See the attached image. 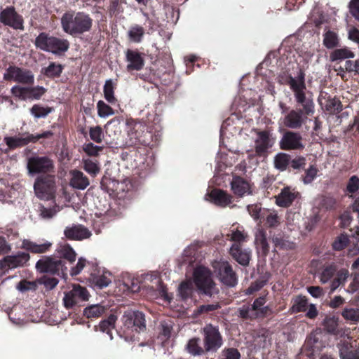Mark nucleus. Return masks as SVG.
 Instances as JSON below:
<instances>
[{
    "label": "nucleus",
    "mask_w": 359,
    "mask_h": 359,
    "mask_svg": "<svg viewBox=\"0 0 359 359\" xmlns=\"http://www.w3.org/2000/svg\"><path fill=\"white\" fill-rule=\"evenodd\" d=\"M63 31L72 36H78L89 32L93 19L84 12L67 11L61 18Z\"/></svg>",
    "instance_id": "obj_1"
},
{
    "label": "nucleus",
    "mask_w": 359,
    "mask_h": 359,
    "mask_svg": "<svg viewBox=\"0 0 359 359\" xmlns=\"http://www.w3.org/2000/svg\"><path fill=\"white\" fill-rule=\"evenodd\" d=\"M305 74L302 70L298 73L296 78L290 76L288 80V84L294 93L297 102L301 104L305 111V114L311 115L314 111V104L311 100H306L304 90L306 85L304 82Z\"/></svg>",
    "instance_id": "obj_2"
},
{
    "label": "nucleus",
    "mask_w": 359,
    "mask_h": 359,
    "mask_svg": "<svg viewBox=\"0 0 359 359\" xmlns=\"http://www.w3.org/2000/svg\"><path fill=\"white\" fill-rule=\"evenodd\" d=\"M35 195L41 200L49 201L55 198V176L46 175L38 177L34 184Z\"/></svg>",
    "instance_id": "obj_3"
},
{
    "label": "nucleus",
    "mask_w": 359,
    "mask_h": 359,
    "mask_svg": "<svg viewBox=\"0 0 359 359\" xmlns=\"http://www.w3.org/2000/svg\"><path fill=\"white\" fill-rule=\"evenodd\" d=\"M194 282L197 287L203 293L212 296L217 294L219 290L212 279L210 271L204 267H197L194 273Z\"/></svg>",
    "instance_id": "obj_4"
},
{
    "label": "nucleus",
    "mask_w": 359,
    "mask_h": 359,
    "mask_svg": "<svg viewBox=\"0 0 359 359\" xmlns=\"http://www.w3.org/2000/svg\"><path fill=\"white\" fill-rule=\"evenodd\" d=\"M53 136L51 131H45L37 135L29 133L19 134L14 137H5L4 142L11 149L21 147L27 145L30 142H36L41 138H49Z\"/></svg>",
    "instance_id": "obj_5"
},
{
    "label": "nucleus",
    "mask_w": 359,
    "mask_h": 359,
    "mask_svg": "<svg viewBox=\"0 0 359 359\" xmlns=\"http://www.w3.org/2000/svg\"><path fill=\"white\" fill-rule=\"evenodd\" d=\"M121 320L123 324V332L126 334L130 331L139 332L146 327L144 315L140 311H126Z\"/></svg>",
    "instance_id": "obj_6"
},
{
    "label": "nucleus",
    "mask_w": 359,
    "mask_h": 359,
    "mask_svg": "<svg viewBox=\"0 0 359 359\" xmlns=\"http://www.w3.org/2000/svg\"><path fill=\"white\" fill-rule=\"evenodd\" d=\"M27 168L29 175L45 174L53 172L54 165L53 161L46 156H34L28 158Z\"/></svg>",
    "instance_id": "obj_7"
},
{
    "label": "nucleus",
    "mask_w": 359,
    "mask_h": 359,
    "mask_svg": "<svg viewBox=\"0 0 359 359\" xmlns=\"http://www.w3.org/2000/svg\"><path fill=\"white\" fill-rule=\"evenodd\" d=\"M212 267L215 272L217 273L219 279L224 285L231 287L236 285V275L229 262L223 259L215 261L212 263Z\"/></svg>",
    "instance_id": "obj_8"
},
{
    "label": "nucleus",
    "mask_w": 359,
    "mask_h": 359,
    "mask_svg": "<svg viewBox=\"0 0 359 359\" xmlns=\"http://www.w3.org/2000/svg\"><path fill=\"white\" fill-rule=\"evenodd\" d=\"M89 297L90 294L86 287L74 285L71 290L65 292L64 306L67 309H72L81 302L88 301Z\"/></svg>",
    "instance_id": "obj_9"
},
{
    "label": "nucleus",
    "mask_w": 359,
    "mask_h": 359,
    "mask_svg": "<svg viewBox=\"0 0 359 359\" xmlns=\"http://www.w3.org/2000/svg\"><path fill=\"white\" fill-rule=\"evenodd\" d=\"M64 266L65 264L61 259L51 256L42 257L36 262L35 266L39 273L53 275L58 274L60 271H63Z\"/></svg>",
    "instance_id": "obj_10"
},
{
    "label": "nucleus",
    "mask_w": 359,
    "mask_h": 359,
    "mask_svg": "<svg viewBox=\"0 0 359 359\" xmlns=\"http://www.w3.org/2000/svg\"><path fill=\"white\" fill-rule=\"evenodd\" d=\"M4 79L22 84H32L34 81V74L30 70L15 66H11L6 70Z\"/></svg>",
    "instance_id": "obj_11"
},
{
    "label": "nucleus",
    "mask_w": 359,
    "mask_h": 359,
    "mask_svg": "<svg viewBox=\"0 0 359 359\" xmlns=\"http://www.w3.org/2000/svg\"><path fill=\"white\" fill-rule=\"evenodd\" d=\"M0 22L15 29L23 30V18L13 6L6 7L0 13Z\"/></svg>",
    "instance_id": "obj_12"
},
{
    "label": "nucleus",
    "mask_w": 359,
    "mask_h": 359,
    "mask_svg": "<svg viewBox=\"0 0 359 359\" xmlns=\"http://www.w3.org/2000/svg\"><path fill=\"white\" fill-rule=\"evenodd\" d=\"M257 137L255 140V150L257 156H266L268 149L272 147L273 142L271 140V134L269 130H255Z\"/></svg>",
    "instance_id": "obj_13"
},
{
    "label": "nucleus",
    "mask_w": 359,
    "mask_h": 359,
    "mask_svg": "<svg viewBox=\"0 0 359 359\" xmlns=\"http://www.w3.org/2000/svg\"><path fill=\"white\" fill-rule=\"evenodd\" d=\"M205 347L207 351H216L221 347L222 339L218 330L212 325L204 327Z\"/></svg>",
    "instance_id": "obj_14"
},
{
    "label": "nucleus",
    "mask_w": 359,
    "mask_h": 359,
    "mask_svg": "<svg viewBox=\"0 0 359 359\" xmlns=\"http://www.w3.org/2000/svg\"><path fill=\"white\" fill-rule=\"evenodd\" d=\"M29 253L19 252L14 255H8L0 261V267L3 269H12L24 266L29 260Z\"/></svg>",
    "instance_id": "obj_15"
},
{
    "label": "nucleus",
    "mask_w": 359,
    "mask_h": 359,
    "mask_svg": "<svg viewBox=\"0 0 359 359\" xmlns=\"http://www.w3.org/2000/svg\"><path fill=\"white\" fill-rule=\"evenodd\" d=\"M230 185L232 192L237 196L244 197L253 193V184L242 177L233 176Z\"/></svg>",
    "instance_id": "obj_16"
},
{
    "label": "nucleus",
    "mask_w": 359,
    "mask_h": 359,
    "mask_svg": "<svg viewBox=\"0 0 359 359\" xmlns=\"http://www.w3.org/2000/svg\"><path fill=\"white\" fill-rule=\"evenodd\" d=\"M308 116L309 115L305 114L304 109L303 110L292 109L283 118V125L289 128H300L307 120Z\"/></svg>",
    "instance_id": "obj_17"
},
{
    "label": "nucleus",
    "mask_w": 359,
    "mask_h": 359,
    "mask_svg": "<svg viewBox=\"0 0 359 359\" xmlns=\"http://www.w3.org/2000/svg\"><path fill=\"white\" fill-rule=\"evenodd\" d=\"M302 136L294 132H286L280 141V147L284 150H297L304 148Z\"/></svg>",
    "instance_id": "obj_18"
},
{
    "label": "nucleus",
    "mask_w": 359,
    "mask_h": 359,
    "mask_svg": "<svg viewBox=\"0 0 359 359\" xmlns=\"http://www.w3.org/2000/svg\"><path fill=\"white\" fill-rule=\"evenodd\" d=\"M53 243L46 240L33 241L29 239H24L22 241L21 248L33 254H44L50 250Z\"/></svg>",
    "instance_id": "obj_19"
},
{
    "label": "nucleus",
    "mask_w": 359,
    "mask_h": 359,
    "mask_svg": "<svg viewBox=\"0 0 359 359\" xmlns=\"http://www.w3.org/2000/svg\"><path fill=\"white\" fill-rule=\"evenodd\" d=\"M229 255L238 264L243 266L249 265L251 259V250L243 248V245L232 244L229 250Z\"/></svg>",
    "instance_id": "obj_20"
},
{
    "label": "nucleus",
    "mask_w": 359,
    "mask_h": 359,
    "mask_svg": "<svg viewBox=\"0 0 359 359\" xmlns=\"http://www.w3.org/2000/svg\"><path fill=\"white\" fill-rule=\"evenodd\" d=\"M65 236L70 240L81 241L91 236V232L83 225L77 224L67 226L64 231Z\"/></svg>",
    "instance_id": "obj_21"
},
{
    "label": "nucleus",
    "mask_w": 359,
    "mask_h": 359,
    "mask_svg": "<svg viewBox=\"0 0 359 359\" xmlns=\"http://www.w3.org/2000/svg\"><path fill=\"white\" fill-rule=\"evenodd\" d=\"M126 57L128 62L126 67L128 71H139L143 68L144 61L142 54L138 51L128 50L126 53Z\"/></svg>",
    "instance_id": "obj_22"
},
{
    "label": "nucleus",
    "mask_w": 359,
    "mask_h": 359,
    "mask_svg": "<svg viewBox=\"0 0 359 359\" xmlns=\"http://www.w3.org/2000/svg\"><path fill=\"white\" fill-rule=\"evenodd\" d=\"M299 193L290 187L283 188L280 193L276 196V203L280 207H289L294 199L298 196Z\"/></svg>",
    "instance_id": "obj_23"
},
{
    "label": "nucleus",
    "mask_w": 359,
    "mask_h": 359,
    "mask_svg": "<svg viewBox=\"0 0 359 359\" xmlns=\"http://www.w3.org/2000/svg\"><path fill=\"white\" fill-rule=\"evenodd\" d=\"M248 237V233L242 226L234 227L233 226L226 234V239L232 242L233 244L243 245L247 242Z\"/></svg>",
    "instance_id": "obj_24"
},
{
    "label": "nucleus",
    "mask_w": 359,
    "mask_h": 359,
    "mask_svg": "<svg viewBox=\"0 0 359 359\" xmlns=\"http://www.w3.org/2000/svg\"><path fill=\"white\" fill-rule=\"evenodd\" d=\"M210 197L215 204L221 207H226L232 203V196L222 189H213Z\"/></svg>",
    "instance_id": "obj_25"
},
{
    "label": "nucleus",
    "mask_w": 359,
    "mask_h": 359,
    "mask_svg": "<svg viewBox=\"0 0 359 359\" xmlns=\"http://www.w3.org/2000/svg\"><path fill=\"white\" fill-rule=\"evenodd\" d=\"M322 334L320 332L315 331L310 334L305 342V347L312 352H318L325 347V344L321 340Z\"/></svg>",
    "instance_id": "obj_26"
},
{
    "label": "nucleus",
    "mask_w": 359,
    "mask_h": 359,
    "mask_svg": "<svg viewBox=\"0 0 359 359\" xmlns=\"http://www.w3.org/2000/svg\"><path fill=\"white\" fill-rule=\"evenodd\" d=\"M72 179L70 180V185L77 189L83 190L90 184L88 177L79 170H74L70 172Z\"/></svg>",
    "instance_id": "obj_27"
},
{
    "label": "nucleus",
    "mask_w": 359,
    "mask_h": 359,
    "mask_svg": "<svg viewBox=\"0 0 359 359\" xmlns=\"http://www.w3.org/2000/svg\"><path fill=\"white\" fill-rule=\"evenodd\" d=\"M116 83L111 79H107L103 86V95L106 101L111 104H115L117 103L118 100L115 96V89Z\"/></svg>",
    "instance_id": "obj_28"
},
{
    "label": "nucleus",
    "mask_w": 359,
    "mask_h": 359,
    "mask_svg": "<svg viewBox=\"0 0 359 359\" xmlns=\"http://www.w3.org/2000/svg\"><path fill=\"white\" fill-rule=\"evenodd\" d=\"M339 354L341 359H359V348H353L348 342L339 345Z\"/></svg>",
    "instance_id": "obj_29"
},
{
    "label": "nucleus",
    "mask_w": 359,
    "mask_h": 359,
    "mask_svg": "<svg viewBox=\"0 0 359 359\" xmlns=\"http://www.w3.org/2000/svg\"><path fill=\"white\" fill-rule=\"evenodd\" d=\"M266 302V296L259 297L254 301L251 307L257 318L264 317L270 311L269 306H264Z\"/></svg>",
    "instance_id": "obj_30"
},
{
    "label": "nucleus",
    "mask_w": 359,
    "mask_h": 359,
    "mask_svg": "<svg viewBox=\"0 0 359 359\" xmlns=\"http://www.w3.org/2000/svg\"><path fill=\"white\" fill-rule=\"evenodd\" d=\"M69 47V43L67 39H59L53 36L51 46L49 52L54 54L66 52Z\"/></svg>",
    "instance_id": "obj_31"
},
{
    "label": "nucleus",
    "mask_w": 359,
    "mask_h": 359,
    "mask_svg": "<svg viewBox=\"0 0 359 359\" xmlns=\"http://www.w3.org/2000/svg\"><path fill=\"white\" fill-rule=\"evenodd\" d=\"M106 311L107 307L102 304H92L84 309L83 314L88 318H98L104 314Z\"/></svg>",
    "instance_id": "obj_32"
},
{
    "label": "nucleus",
    "mask_w": 359,
    "mask_h": 359,
    "mask_svg": "<svg viewBox=\"0 0 359 359\" xmlns=\"http://www.w3.org/2000/svg\"><path fill=\"white\" fill-rule=\"evenodd\" d=\"M355 54L348 48L344 47L333 50L330 55L332 62L344 59L353 58Z\"/></svg>",
    "instance_id": "obj_33"
},
{
    "label": "nucleus",
    "mask_w": 359,
    "mask_h": 359,
    "mask_svg": "<svg viewBox=\"0 0 359 359\" xmlns=\"http://www.w3.org/2000/svg\"><path fill=\"white\" fill-rule=\"evenodd\" d=\"M339 43L338 35L333 31L328 30L323 34V43L328 49H332L338 46Z\"/></svg>",
    "instance_id": "obj_34"
},
{
    "label": "nucleus",
    "mask_w": 359,
    "mask_h": 359,
    "mask_svg": "<svg viewBox=\"0 0 359 359\" xmlns=\"http://www.w3.org/2000/svg\"><path fill=\"white\" fill-rule=\"evenodd\" d=\"M52 39L53 36H49L47 34L43 32L36 38L35 45L37 48L49 52Z\"/></svg>",
    "instance_id": "obj_35"
},
{
    "label": "nucleus",
    "mask_w": 359,
    "mask_h": 359,
    "mask_svg": "<svg viewBox=\"0 0 359 359\" xmlns=\"http://www.w3.org/2000/svg\"><path fill=\"white\" fill-rule=\"evenodd\" d=\"M349 276L348 271L345 269H342L339 270L335 278L331 282L330 289L331 291H334L337 288H338L341 285H344L348 277Z\"/></svg>",
    "instance_id": "obj_36"
},
{
    "label": "nucleus",
    "mask_w": 359,
    "mask_h": 359,
    "mask_svg": "<svg viewBox=\"0 0 359 359\" xmlns=\"http://www.w3.org/2000/svg\"><path fill=\"white\" fill-rule=\"evenodd\" d=\"M117 320L116 316L111 314L107 319L100 322L99 329L103 332H106L112 339L111 331L114 328L115 323Z\"/></svg>",
    "instance_id": "obj_37"
},
{
    "label": "nucleus",
    "mask_w": 359,
    "mask_h": 359,
    "mask_svg": "<svg viewBox=\"0 0 359 359\" xmlns=\"http://www.w3.org/2000/svg\"><path fill=\"white\" fill-rule=\"evenodd\" d=\"M342 317L352 324L359 322V309L346 307L341 312Z\"/></svg>",
    "instance_id": "obj_38"
},
{
    "label": "nucleus",
    "mask_w": 359,
    "mask_h": 359,
    "mask_svg": "<svg viewBox=\"0 0 359 359\" xmlns=\"http://www.w3.org/2000/svg\"><path fill=\"white\" fill-rule=\"evenodd\" d=\"M255 245L257 248L262 250L264 254H266L269 250V245L268 244L266 233L264 231L260 230L255 234Z\"/></svg>",
    "instance_id": "obj_39"
},
{
    "label": "nucleus",
    "mask_w": 359,
    "mask_h": 359,
    "mask_svg": "<svg viewBox=\"0 0 359 359\" xmlns=\"http://www.w3.org/2000/svg\"><path fill=\"white\" fill-rule=\"evenodd\" d=\"M324 107L330 114H334L342 109L341 102L336 97H329L325 100Z\"/></svg>",
    "instance_id": "obj_40"
},
{
    "label": "nucleus",
    "mask_w": 359,
    "mask_h": 359,
    "mask_svg": "<svg viewBox=\"0 0 359 359\" xmlns=\"http://www.w3.org/2000/svg\"><path fill=\"white\" fill-rule=\"evenodd\" d=\"M97 115L100 118H107L115 114L114 110L102 100L97 103Z\"/></svg>",
    "instance_id": "obj_41"
},
{
    "label": "nucleus",
    "mask_w": 359,
    "mask_h": 359,
    "mask_svg": "<svg viewBox=\"0 0 359 359\" xmlns=\"http://www.w3.org/2000/svg\"><path fill=\"white\" fill-rule=\"evenodd\" d=\"M325 330L331 334H337L338 327V318L334 316H327L323 320Z\"/></svg>",
    "instance_id": "obj_42"
},
{
    "label": "nucleus",
    "mask_w": 359,
    "mask_h": 359,
    "mask_svg": "<svg viewBox=\"0 0 359 359\" xmlns=\"http://www.w3.org/2000/svg\"><path fill=\"white\" fill-rule=\"evenodd\" d=\"M307 299L304 296H298L294 299L293 304L291 307V311L293 313L303 312L307 308Z\"/></svg>",
    "instance_id": "obj_43"
},
{
    "label": "nucleus",
    "mask_w": 359,
    "mask_h": 359,
    "mask_svg": "<svg viewBox=\"0 0 359 359\" xmlns=\"http://www.w3.org/2000/svg\"><path fill=\"white\" fill-rule=\"evenodd\" d=\"M59 254L70 262L75 261L76 254L73 248L68 244L60 245L58 250Z\"/></svg>",
    "instance_id": "obj_44"
},
{
    "label": "nucleus",
    "mask_w": 359,
    "mask_h": 359,
    "mask_svg": "<svg viewBox=\"0 0 359 359\" xmlns=\"http://www.w3.org/2000/svg\"><path fill=\"white\" fill-rule=\"evenodd\" d=\"M144 34V28L140 25L132 27L128 31V36L130 41L139 43Z\"/></svg>",
    "instance_id": "obj_45"
},
{
    "label": "nucleus",
    "mask_w": 359,
    "mask_h": 359,
    "mask_svg": "<svg viewBox=\"0 0 359 359\" xmlns=\"http://www.w3.org/2000/svg\"><path fill=\"white\" fill-rule=\"evenodd\" d=\"M110 273L105 272L102 275L95 276L93 278V283L97 286L99 288L107 287L111 282L110 278Z\"/></svg>",
    "instance_id": "obj_46"
},
{
    "label": "nucleus",
    "mask_w": 359,
    "mask_h": 359,
    "mask_svg": "<svg viewBox=\"0 0 359 359\" xmlns=\"http://www.w3.org/2000/svg\"><path fill=\"white\" fill-rule=\"evenodd\" d=\"M290 156L285 153H279L274 159L275 167L280 170H285L289 163Z\"/></svg>",
    "instance_id": "obj_47"
},
{
    "label": "nucleus",
    "mask_w": 359,
    "mask_h": 359,
    "mask_svg": "<svg viewBox=\"0 0 359 359\" xmlns=\"http://www.w3.org/2000/svg\"><path fill=\"white\" fill-rule=\"evenodd\" d=\"M200 339L194 338L189 341L187 350L192 355H201L203 352V348L199 345Z\"/></svg>",
    "instance_id": "obj_48"
},
{
    "label": "nucleus",
    "mask_w": 359,
    "mask_h": 359,
    "mask_svg": "<svg viewBox=\"0 0 359 359\" xmlns=\"http://www.w3.org/2000/svg\"><path fill=\"white\" fill-rule=\"evenodd\" d=\"M337 269L334 265L325 267L320 274L319 279L321 283L325 284L330 281L336 273Z\"/></svg>",
    "instance_id": "obj_49"
},
{
    "label": "nucleus",
    "mask_w": 359,
    "mask_h": 359,
    "mask_svg": "<svg viewBox=\"0 0 359 359\" xmlns=\"http://www.w3.org/2000/svg\"><path fill=\"white\" fill-rule=\"evenodd\" d=\"M359 189V178L356 175L351 176L346 187V191L348 194H351L350 197L353 196V194L356 193Z\"/></svg>",
    "instance_id": "obj_50"
},
{
    "label": "nucleus",
    "mask_w": 359,
    "mask_h": 359,
    "mask_svg": "<svg viewBox=\"0 0 359 359\" xmlns=\"http://www.w3.org/2000/svg\"><path fill=\"white\" fill-rule=\"evenodd\" d=\"M51 111V108L44 107L39 104H34L30 109L31 114L36 118L46 117Z\"/></svg>",
    "instance_id": "obj_51"
},
{
    "label": "nucleus",
    "mask_w": 359,
    "mask_h": 359,
    "mask_svg": "<svg viewBox=\"0 0 359 359\" xmlns=\"http://www.w3.org/2000/svg\"><path fill=\"white\" fill-rule=\"evenodd\" d=\"M83 169L90 175L95 176L100 172V168L97 161L87 158L83 159Z\"/></svg>",
    "instance_id": "obj_52"
},
{
    "label": "nucleus",
    "mask_w": 359,
    "mask_h": 359,
    "mask_svg": "<svg viewBox=\"0 0 359 359\" xmlns=\"http://www.w3.org/2000/svg\"><path fill=\"white\" fill-rule=\"evenodd\" d=\"M349 243V238L346 234H340L336 238L332 243V247L335 250H341L344 249Z\"/></svg>",
    "instance_id": "obj_53"
},
{
    "label": "nucleus",
    "mask_w": 359,
    "mask_h": 359,
    "mask_svg": "<svg viewBox=\"0 0 359 359\" xmlns=\"http://www.w3.org/2000/svg\"><path fill=\"white\" fill-rule=\"evenodd\" d=\"M12 94L22 100L29 99V88L21 87L19 86H15L11 88Z\"/></svg>",
    "instance_id": "obj_54"
},
{
    "label": "nucleus",
    "mask_w": 359,
    "mask_h": 359,
    "mask_svg": "<svg viewBox=\"0 0 359 359\" xmlns=\"http://www.w3.org/2000/svg\"><path fill=\"white\" fill-rule=\"evenodd\" d=\"M60 208L57 206H54L53 208H46L43 205H41L39 207L40 216L43 219H48L53 217L57 212H59Z\"/></svg>",
    "instance_id": "obj_55"
},
{
    "label": "nucleus",
    "mask_w": 359,
    "mask_h": 359,
    "mask_svg": "<svg viewBox=\"0 0 359 359\" xmlns=\"http://www.w3.org/2000/svg\"><path fill=\"white\" fill-rule=\"evenodd\" d=\"M62 71V67L60 65L51 63L48 67L46 68L44 74L49 77H54L59 76Z\"/></svg>",
    "instance_id": "obj_56"
},
{
    "label": "nucleus",
    "mask_w": 359,
    "mask_h": 359,
    "mask_svg": "<svg viewBox=\"0 0 359 359\" xmlns=\"http://www.w3.org/2000/svg\"><path fill=\"white\" fill-rule=\"evenodd\" d=\"M90 137L92 140L97 143H100L102 141L103 133L101 127L95 126L90 128L89 131Z\"/></svg>",
    "instance_id": "obj_57"
},
{
    "label": "nucleus",
    "mask_w": 359,
    "mask_h": 359,
    "mask_svg": "<svg viewBox=\"0 0 359 359\" xmlns=\"http://www.w3.org/2000/svg\"><path fill=\"white\" fill-rule=\"evenodd\" d=\"M239 316L243 319H255L257 318L255 311H252V307L248 306H243L238 309Z\"/></svg>",
    "instance_id": "obj_58"
},
{
    "label": "nucleus",
    "mask_w": 359,
    "mask_h": 359,
    "mask_svg": "<svg viewBox=\"0 0 359 359\" xmlns=\"http://www.w3.org/2000/svg\"><path fill=\"white\" fill-rule=\"evenodd\" d=\"M102 149L101 147L95 145L93 143L85 144L83 147L85 153L90 156H97Z\"/></svg>",
    "instance_id": "obj_59"
},
{
    "label": "nucleus",
    "mask_w": 359,
    "mask_h": 359,
    "mask_svg": "<svg viewBox=\"0 0 359 359\" xmlns=\"http://www.w3.org/2000/svg\"><path fill=\"white\" fill-rule=\"evenodd\" d=\"M318 170L314 165H311L306 170L303 181L305 184L311 183L316 177Z\"/></svg>",
    "instance_id": "obj_60"
},
{
    "label": "nucleus",
    "mask_w": 359,
    "mask_h": 359,
    "mask_svg": "<svg viewBox=\"0 0 359 359\" xmlns=\"http://www.w3.org/2000/svg\"><path fill=\"white\" fill-rule=\"evenodd\" d=\"M266 224L270 227L277 226L280 224V217L276 211H270L266 217Z\"/></svg>",
    "instance_id": "obj_61"
},
{
    "label": "nucleus",
    "mask_w": 359,
    "mask_h": 359,
    "mask_svg": "<svg viewBox=\"0 0 359 359\" xmlns=\"http://www.w3.org/2000/svg\"><path fill=\"white\" fill-rule=\"evenodd\" d=\"M265 285V281L257 280L252 283L250 287L245 290V294H252L261 290Z\"/></svg>",
    "instance_id": "obj_62"
},
{
    "label": "nucleus",
    "mask_w": 359,
    "mask_h": 359,
    "mask_svg": "<svg viewBox=\"0 0 359 359\" xmlns=\"http://www.w3.org/2000/svg\"><path fill=\"white\" fill-rule=\"evenodd\" d=\"M46 92V89L41 86L29 88V99H39Z\"/></svg>",
    "instance_id": "obj_63"
},
{
    "label": "nucleus",
    "mask_w": 359,
    "mask_h": 359,
    "mask_svg": "<svg viewBox=\"0 0 359 359\" xmlns=\"http://www.w3.org/2000/svg\"><path fill=\"white\" fill-rule=\"evenodd\" d=\"M348 8L351 14L356 20H359V0H351Z\"/></svg>",
    "instance_id": "obj_64"
}]
</instances>
